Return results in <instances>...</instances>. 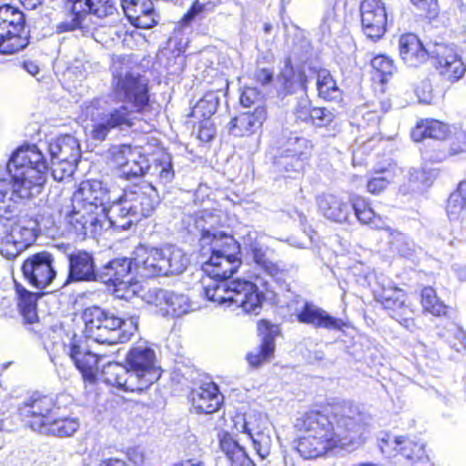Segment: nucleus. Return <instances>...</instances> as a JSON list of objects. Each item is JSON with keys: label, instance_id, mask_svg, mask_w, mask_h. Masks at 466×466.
<instances>
[{"label": "nucleus", "instance_id": "31", "mask_svg": "<svg viewBox=\"0 0 466 466\" xmlns=\"http://www.w3.org/2000/svg\"><path fill=\"white\" fill-rule=\"evenodd\" d=\"M450 133L449 126L436 119L427 118L420 120L411 130V137L420 142L424 138L445 139Z\"/></svg>", "mask_w": 466, "mask_h": 466}, {"label": "nucleus", "instance_id": "24", "mask_svg": "<svg viewBox=\"0 0 466 466\" xmlns=\"http://www.w3.org/2000/svg\"><path fill=\"white\" fill-rule=\"evenodd\" d=\"M122 8L132 25L150 28L157 23L153 3L149 0H121Z\"/></svg>", "mask_w": 466, "mask_h": 466}, {"label": "nucleus", "instance_id": "50", "mask_svg": "<svg viewBox=\"0 0 466 466\" xmlns=\"http://www.w3.org/2000/svg\"><path fill=\"white\" fill-rule=\"evenodd\" d=\"M371 66L382 75H391L394 69L393 61L382 55L375 56L371 60Z\"/></svg>", "mask_w": 466, "mask_h": 466}, {"label": "nucleus", "instance_id": "61", "mask_svg": "<svg viewBox=\"0 0 466 466\" xmlns=\"http://www.w3.org/2000/svg\"><path fill=\"white\" fill-rule=\"evenodd\" d=\"M369 126L376 127L380 122V116L373 111L368 112L363 116Z\"/></svg>", "mask_w": 466, "mask_h": 466}, {"label": "nucleus", "instance_id": "49", "mask_svg": "<svg viewBox=\"0 0 466 466\" xmlns=\"http://www.w3.org/2000/svg\"><path fill=\"white\" fill-rule=\"evenodd\" d=\"M416 96L420 103L431 104L433 100V90L428 79L420 81L415 87Z\"/></svg>", "mask_w": 466, "mask_h": 466}, {"label": "nucleus", "instance_id": "3", "mask_svg": "<svg viewBox=\"0 0 466 466\" xmlns=\"http://www.w3.org/2000/svg\"><path fill=\"white\" fill-rule=\"evenodd\" d=\"M48 166L35 145L17 149L7 163L11 180L0 178V208L3 214L15 213L18 199L38 195L46 179Z\"/></svg>", "mask_w": 466, "mask_h": 466}, {"label": "nucleus", "instance_id": "34", "mask_svg": "<svg viewBox=\"0 0 466 466\" xmlns=\"http://www.w3.org/2000/svg\"><path fill=\"white\" fill-rule=\"evenodd\" d=\"M157 305H159V299L165 301L167 306V313L171 314L174 317H180L187 313L191 305L188 298L184 294H177L167 290H158L156 295Z\"/></svg>", "mask_w": 466, "mask_h": 466}, {"label": "nucleus", "instance_id": "44", "mask_svg": "<svg viewBox=\"0 0 466 466\" xmlns=\"http://www.w3.org/2000/svg\"><path fill=\"white\" fill-rule=\"evenodd\" d=\"M466 208V200L456 192H452L447 202V215L450 220H459L462 218Z\"/></svg>", "mask_w": 466, "mask_h": 466}, {"label": "nucleus", "instance_id": "14", "mask_svg": "<svg viewBox=\"0 0 466 466\" xmlns=\"http://www.w3.org/2000/svg\"><path fill=\"white\" fill-rule=\"evenodd\" d=\"M56 405L52 398L34 395L19 409L21 416L30 427L40 433L46 432V424L54 415Z\"/></svg>", "mask_w": 466, "mask_h": 466}, {"label": "nucleus", "instance_id": "45", "mask_svg": "<svg viewBox=\"0 0 466 466\" xmlns=\"http://www.w3.org/2000/svg\"><path fill=\"white\" fill-rule=\"evenodd\" d=\"M76 163L51 158V174L55 180L63 181L70 177Z\"/></svg>", "mask_w": 466, "mask_h": 466}, {"label": "nucleus", "instance_id": "64", "mask_svg": "<svg viewBox=\"0 0 466 466\" xmlns=\"http://www.w3.org/2000/svg\"><path fill=\"white\" fill-rule=\"evenodd\" d=\"M99 466H126V463L122 460L108 459V460L102 461L100 462Z\"/></svg>", "mask_w": 466, "mask_h": 466}, {"label": "nucleus", "instance_id": "29", "mask_svg": "<svg viewBox=\"0 0 466 466\" xmlns=\"http://www.w3.org/2000/svg\"><path fill=\"white\" fill-rule=\"evenodd\" d=\"M318 206L328 219L344 222L348 219L351 205L343 198L333 194H323L318 198Z\"/></svg>", "mask_w": 466, "mask_h": 466}, {"label": "nucleus", "instance_id": "60", "mask_svg": "<svg viewBox=\"0 0 466 466\" xmlns=\"http://www.w3.org/2000/svg\"><path fill=\"white\" fill-rule=\"evenodd\" d=\"M268 275L274 277L277 276L279 272V268L278 265L270 261L269 259L265 260L263 264L260 266Z\"/></svg>", "mask_w": 466, "mask_h": 466}, {"label": "nucleus", "instance_id": "57", "mask_svg": "<svg viewBox=\"0 0 466 466\" xmlns=\"http://www.w3.org/2000/svg\"><path fill=\"white\" fill-rule=\"evenodd\" d=\"M254 78L262 85H267L272 81L273 72L266 68H258L254 73Z\"/></svg>", "mask_w": 466, "mask_h": 466}, {"label": "nucleus", "instance_id": "11", "mask_svg": "<svg viewBox=\"0 0 466 466\" xmlns=\"http://www.w3.org/2000/svg\"><path fill=\"white\" fill-rule=\"evenodd\" d=\"M72 198L77 208L86 205L89 210L96 211V214L108 220L110 195L103 182L95 179L82 181Z\"/></svg>", "mask_w": 466, "mask_h": 466}, {"label": "nucleus", "instance_id": "18", "mask_svg": "<svg viewBox=\"0 0 466 466\" xmlns=\"http://www.w3.org/2000/svg\"><path fill=\"white\" fill-rule=\"evenodd\" d=\"M230 307L241 309L246 313L258 315L262 308L263 294L251 281L237 279L232 281Z\"/></svg>", "mask_w": 466, "mask_h": 466}, {"label": "nucleus", "instance_id": "48", "mask_svg": "<svg viewBox=\"0 0 466 466\" xmlns=\"http://www.w3.org/2000/svg\"><path fill=\"white\" fill-rule=\"evenodd\" d=\"M335 117V115L330 110L325 107H315L310 111V119L316 126L325 127L330 124Z\"/></svg>", "mask_w": 466, "mask_h": 466}, {"label": "nucleus", "instance_id": "21", "mask_svg": "<svg viewBox=\"0 0 466 466\" xmlns=\"http://www.w3.org/2000/svg\"><path fill=\"white\" fill-rule=\"evenodd\" d=\"M431 56L436 62V69L451 82L461 79L466 71L465 66L451 46L440 44L434 46Z\"/></svg>", "mask_w": 466, "mask_h": 466}, {"label": "nucleus", "instance_id": "32", "mask_svg": "<svg viewBox=\"0 0 466 466\" xmlns=\"http://www.w3.org/2000/svg\"><path fill=\"white\" fill-rule=\"evenodd\" d=\"M206 298L219 305L230 307L232 281L208 277L202 280Z\"/></svg>", "mask_w": 466, "mask_h": 466}, {"label": "nucleus", "instance_id": "1", "mask_svg": "<svg viewBox=\"0 0 466 466\" xmlns=\"http://www.w3.org/2000/svg\"><path fill=\"white\" fill-rule=\"evenodd\" d=\"M304 432L298 440L297 450L305 459H315L329 451L355 448L362 442L365 432L364 414L350 402L332 404L326 413L309 411L297 423Z\"/></svg>", "mask_w": 466, "mask_h": 466}, {"label": "nucleus", "instance_id": "7", "mask_svg": "<svg viewBox=\"0 0 466 466\" xmlns=\"http://www.w3.org/2000/svg\"><path fill=\"white\" fill-rule=\"evenodd\" d=\"M200 243L202 247L210 246L211 256L202 264L208 277L227 279L240 267L239 244L232 237L203 230Z\"/></svg>", "mask_w": 466, "mask_h": 466}, {"label": "nucleus", "instance_id": "52", "mask_svg": "<svg viewBox=\"0 0 466 466\" xmlns=\"http://www.w3.org/2000/svg\"><path fill=\"white\" fill-rule=\"evenodd\" d=\"M260 97L256 89L246 88L240 96V103L245 107H249L259 101Z\"/></svg>", "mask_w": 466, "mask_h": 466}, {"label": "nucleus", "instance_id": "42", "mask_svg": "<svg viewBox=\"0 0 466 466\" xmlns=\"http://www.w3.org/2000/svg\"><path fill=\"white\" fill-rule=\"evenodd\" d=\"M220 448L232 463L246 458L245 451L229 436L221 439Z\"/></svg>", "mask_w": 466, "mask_h": 466}, {"label": "nucleus", "instance_id": "22", "mask_svg": "<svg viewBox=\"0 0 466 466\" xmlns=\"http://www.w3.org/2000/svg\"><path fill=\"white\" fill-rule=\"evenodd\" d=\"M294 315L299 322L311 325L315 328L340 330L346 326L341 319L335 318L325 309L307 301L296 309Z\"/></svg>", "mask_w": 466, "mask_h": 466}, {"label": "nucleus", "instance_id": "51", "mask_svg": "<svg viewBox=\"0 0 466 466\" xmlns=\"http://www.w3.org/2000/svg\"><path fill=\"white\" fill-rule=\"evenodd\" d=\"M388 184L389 178L387 177H375L368 181L367 188L372 194H379L387 187Z\"/></svg>", "mask_w": 466, "mask_h": 466}, {"label": "nucleus", "instance_id": "54", "mask_svg": "<svg viewBox=\"0 0 466 466\" xmlns=\"http://www.w3.org/2000/svg\"><path fill=\"white\" fill-rule=\"evenodd\" d=\"M205 10V5L201 4L198 0H197L190 10L187 11V14L183 16L182 22L184 25H189L193 19L200 15Z\"/></svg>", "mask_w": 466, "mask_h": 466}, {"label": "nucleus", "instance_id": "19", "mask_svg": "<svg viewBox=\"0 0 466 466\" xmlns=\"http://www.w3.org/2000/svg\"><path fill=\"white\" fill-rule=\"evenodd\" d=\"M361 25L364 34L371 39L380 38L387 25V13L380 0H363L360 5Z\"/></svg>", "mask_w": 466, "mask_h": 466}, {"label": "nucleus", "instance_id": "17", "mask_svg": "<svg viewBox=\"0 0 466 466\" xmlns=\"http://www.w3.org/2000/svg\"><path fill=\"white\" fill-rule=\"evenodd\" d=\"M71 21L63 24L65 30L72 31L81 26L85 16L91 13L98 17L112 15L116 7L113 0H68Z\"/></svg>", "mask_w": 466, "mask_h": 466}, {"label": "nucleus", "instance_id": "43", "mask_svg": "<svg viewBox=\"0 0 466 466\" xmlns=\"http://www.w3.org/2000/svg\"><path fill=\"white\" fill-rule=\"evenodd\" d=\"M148 168L147 161L145 157L138 152V157H133V160H129L121 176L127 179L141 177Z\"/></svg>", "mask_w": 466, "mask_h": 466}, {"label": "nucleus", "instance_id": "63", "mask_svg": "<svg viewBox=\"0 0 466 466\" xmlns=\"http://www.w3.org/2000/svg\"><path fill=\"white\" fill-rule=\"evenodd\" d=\"M466 151V136H461V145L459 147H451V155H458L461 152Z\"/></svg>", "mask_w": 466, "mask_h": 466}, {"label": "nucleus", "instance_id": "58", "mask_svg": "<svg viewBox=\"0 0 466 466\" xmlns=\"http://www.w3.org/2000/svg\"><path fill=\"white\" fill-rule=\"evenodd\" d=\"M252 254L253 260L259 266L265 262V260H268V258L266 257L265 251L263 249L262 245H258L249 250Z\"/></svg>", "mask_w": 466, "mask_h": 466}, {"label": "nucleus", "instance_id": "55", "mask_svg": "<svg viewBox=\"0 0 466 466\" xmlns=\"http://www.w3.org/2000/svg\"><path fill=\"white\" fill-rule=\"evenodd\" d=\"M241 241L243 248L248 251L260 245L258 241V233L252 230H248V232L241 237Z\"/></svg>", "mask_w": 466, "mask_h": 466}, {"label": "nucleus", "instance_id": "36", "mask_svg": "<svg viewBox=\"0 0 466 466\" xmlns=\"http://www.w3.org/2000/svg\"><path fill=\"white\" fill-rule=\"evenodd\" d=\"M79 425L77 418L57 417L54 413L46 424V432H42V434H52L61 438L70 437L76 432Z\"/></svg>", "mask_w": 466, "mask_h": 466}, {"label": "nucleus", "instance_id": "6", "mask_svg": "<svg viewBox=\"0 0 466 466\" xmlns=\"http://www.w3.org/2000/svg\"><path fill=\"white\" fill-rule=\"evenodd\" d=\"M86 336L97 343L116 344L130 339L137 329V319L116 317L100 307L86 308L82 314Z\"/></svg>", "mask_w": 466, "mask_h": 466}, {"label": "nucleus", "instance_id": "12", "mask_svg": "<svg viewBox=\"0 0 466 466\" xmlns=\"http://www.w3.org/2000/svg\"><path fill=\"white\" fill-rule=\"evenodd\" d=\"M22 271L25 279L34 287L44 289L56 276L54 257L47 251L29 256L23 263Z\"/></svg>", "mask_w": 466, "mask_h": 466}, {"label": "nucleus", "instance_id": "37", "mask_svg": "<svg viewBox=\"0 0 466 466\" xmlns=\"http://www.w3.org/2000/svg\"><path fill=\"white\" fill-rule=\"evenodd\" d=\"M317 89L319 96L326 100H335L340 96L336 81L326 69H320L317 73Z\"/></svg>", "mask_w": 466, "mask_h": 466}, {"label": "nucleus", "instance_id": "30", "mask_svg": "<svg viewBox=\"0 0 466 466\" xmlns=\"http://www.w3.org/2000/svg\"><path fill=\"white\" fill-rule=\"evenodd\" d=\"M51 158L77 163L80 147L77 139L70 135L58 137L49 145Z\"/></svg>", "mask_w": 466, "mask_h": 466}, {"label": "nucleus", "instance_id": "33", "mask_svg": "<svg viewBox=\"0 0 466 466\" xmlns=\"http://www.w3.org/2000/svg\"><path fill=\"white\" fill-rule=\"evenodd\" d=\"M351 208L354 210L358 220L361 224L369 225L371 228L377 230H384L385 228H390L382 218L377 215L373 209L365 203L360 197H353L350 199Z\"/></svg>", "mask_w": 466, "mask_h": 466}, {"label": "nucleus", "instance_id": "39", "mask_svg": "<svg viewBox=\"0 0 466 466\" xmlns=\"http://www.w3.org/2000/svg\"><path fill=\"white\" fill-rule=\"evenodd\" d=\"M390 444H394V449L399 447V451L407 459L419 460L424 454V443L414 441L404 437H394L390 441Z\"/></svg>", "mask_w": 466, "mask_h": 466}, {"label": "nucleus", "instance_id": "16", "mask_svg": "<svg viewBox=\"0 0 466 466\" xmlns=\"http://www.w3.org/2000/svg\"><path fill=\"white\" fill-rule=\"evenodd\" d=\"M262 419L257 416H238L234 420V428L238 432L245 433L251 440L254 450L261 459H266L271 450V437L267 428L262 426Z\"/></svg>", "mask_w": 466, "mask_h": 466}, {"label": "nucleus", "instance_id": "27", "mask_svg": "<svg viewBox=\"0 0 466 466\" xmlns=\"http://www.w3.org/2000/svg\"><path fill=\"white\" fill-rule=\"evenodd\" d=\"M68 281H91L98 279L93 257L88 252L76 251L68 256Z\"/></svg>", "mask_w": 466, "mask_h": 466}, {"label": "nucleus", "instance_id": "28", "mask_svg": "<svg viewBox=\"0 0 466 466\" xmlns=\"http://www.w3.org/2000/svg\"><path fill=\"white\" fill-rule=\"evenodd\" d=\"M399 49L401 59L409 66L417 67L429 57V52L413 34H406L400 37Z\"/></svg>", "mask_w": 466, "mask_h": 466}, {"label": "nucleus", "instance_id": "47", "mask_svg": "<svg viewBox=\"0 0 466 466\" xmlns=\"http://www.w3.org/2000/svg\"><path fill=\"white\" fill-rule=\"evenodd\" d=\"M280 76L285 81L287 89H292L297 86H300L303 88L305 87L306 77L304 74L300 72L295 73L293 67L289 66V62L286 64L285 68L282 70Z\"/></svg>", "mask_w": 466, "mask_h": 466}, {"label": "nucleus", "instance_id": "20", "mask_svg": "<svg viewBox=\"0 0 466 466\" xmlns=\"http://www.w3.org/2000/svg\"><path fill=\"white\" fill-rule=\"evenodd\" d=\"M66 221L78 235H96L106 225L108 226L106 218L96 214V211L89 210L87 206L77 208L73 198L72 210L67 213Z\"/></svg>", "mask_w": 466, "mask_h": 466}, {"label": "nucleus", "instance_id": "40", "mask_svg": "<svg viewBox=\"0 0 466 466\" xmlns=\"http://www.w3.org/2000/svg\"><path fill=\"white\" fill-rule=\"evenodd\" d=\"M421 305L425 311L441 316L446 313V307L437 297L436 291L431 287H426L421 291Z\"/></svg>", "mask_w": 466, "mask_h": 466}, {"label": "nucleus", "instance_id": "15", "mask_svg": "<svg viewBox=\"0 0 466 466\" xmlns=\"http://www.w3.org/2000/svg\"><path fill=\"white\" fill-rule=\"evenodd\" d=\"M62 349L74 361L84 380L93 382L97 371L98 355L84 349L76 334L66 335V339L62 342Z\"/></svg>", "mask_w": 466, "mask_h": 466}, {"label": "nucleus", "instance_id": "4", "mask_svg": "<svg viewBox=\"0 0 466 466\" xmlns=\"http://www.w3.org/2000/svg\"><path fill=\"white\" fill-rule=\"evenodd\" d=\"M127 367L110 363L104 371L106 383L125 391H142L161 377L155 351L147 345L130 349L126 357Z\"/></svg>", "mask_w": 466, "mask_h": 466}, {"label": "nucleus", "instance_id": "38", "mask_svg": "<svg viewBox=\"0 0 466 466\" xmlns=\"http://www.w3.org/2000/svg\"><path fill=\"white\" fill-rule=\"evenodd\" d=\"M388 234L389 243L393 251L398 252L401 257L410 258L414 252L413 243L402 233L390 228H385Z\"/></svg>", "mask_w": 466, "mask_h": 466}, {"label": "nucleus", "instance_id": "35", "mask_svg": "<svg viewBox=\"0 0 466 466\" xmlns=\"http://www.w3.org/2000/svg\"><path fill=\"white\" fill-rule=\"evenodd\" d=\"M15 290L19 296L18 308L24 319L28 323L36 322L38 319L36 310L37 294L27 291L19 284H15Z\"/></svg>", "mask_w": 466, "mask_h": 466}, {"label": "nucleus", "instance_id": "25", "mask_svg": "<svg viewBox=\"0 0 466 466\" xmlns=\"http://www.w3.org/2000/svg\"><path fill=\"white\" fill-rule=\"evenodd\" d=\"M223 397L213 382L202 384L193 390L190 394V401L197 413H213L219 409Z\"/></svg>", "mask_w": 466, "mask_h": 466}, {"label": "nucleus", "instance_id": "23", "mask_svg": "<svg viewBox=\"0 0 466 466\" xmlns=\"http://www.w3.org/2000/svg\"><path fill=\"white\" fill-rule=\"evenodd\" d=\"M258 330L259 335L263 336L262 344L247 355V360L252 367H258L271 358L275 350V337L280 332L278 325L265 319L258 323Z\"/></svg>", "mask_w": 466, "mask_h": 466}, {"label": "nucleus", "instance_id": "53", "mask_svg": "<svg viewBox=\"0 0 466 466\" xmlns=\"http://www.w3.org/2000/svg\"><path fill=\"white\" fill-rule=\"evenodd\" d=\"M158 177L163 184H167L173 179L174 171L170 161H163L159 164Z\"/></svg>", "mask_w": 466, "mask_h": 466}, {"label": "nucleus", "instance_id": "41", "mask_svg": "<svg viewBox=\"0 0 466 466\" xmlns=\"http://www.w3.org/2000/svg\"><path fill=\"white\" fill-rule=\"evenodd\" d=\"M133 157H138V151L133 150L130 146L123 145L112 152L111 163L122 173L128 161L133 160Z\"/></svg>", "mask_w": 466, "mask_h": 466}, {"label": "nucleus", "instance_id": "56", "mask_svg": "<svg viewBox=\"0 0 466 466\" xmlns=\"http://www.w3.org/2000/svg\"><path fill=\"white\" fill-rule=\"evenodd\" d=\"M310 111L311 109L308 99L303 98L298 103L296 107V115L299 119L305 121L309 118Z\"/></svg>", "mask_w": 466, "mask_h": 466}, {"label": "nucleus", "instance_id": "8", "mask_svg": "<svg viewBox=\"0 0 466 466\" xmlns=\"http://www.w3.org/2000/svg\"><path fill=\"white\" fill-rule=\"evenodd\" d=\"M134 254L137 270L147 278L180 274L189 263L186 253L173 245L162 248L139 246Z\"/></svg>", "mask_w": 466, "mask_h": 466}, {"label": "nucleus", "instance_id": "46", "mask_svg": "<svg viewBox=\"0 0 466 466\" xmlns=\"http://www.w3.org/2000/svg\"><path fill=\"white\" fill-rule=\"evenodd\" d=\"M218 107V99L213 95H208L198 101L193 110V115L200 114L207 118L212 116Z\"/></svg>", "mask_w": 466, "mask_h": 466}, {"label": "nucleus", "instance_id": "2", "mask_svg": "<svg viewBox=\"0 0 466 466\" xmlns=\"http://www.w3.org/2000/svg\"><path fill=\"white\" fill-rule=\"evenodd\" d=\"M112 87L116 95L125 98L126 102L116 106L107 102L103 106L97 102V106L90 107V136L96 141L105 140L114 128L132 127L137 115L148 102L147 81L127 67H115Z\"/></svg>", "mask_w": 466, "mask_h": 466}, {"label": "nucleus", "instance_id": "59", "mask_svg": "<svg viewBox=\"0 0 466 466\" xmlns=\"http://www.w3.org/2000/svg\"><path fill=\"white\" fill-rule=\"evenodd\" d=\"M427 180L428 179L426 178L423 171H415L410 175V182L414 184V187L417 189H422L424 187H420V185H417L418 183L423 182L424 184L425 182H427Z\"/></svg>", "mask_w": 466, "mask_h": 466}, {"label": "nucleus", "instance_id": "10", "mask_svg": "<svg viewBox=\"0 0 466 466\" xmlns=\"http://www.w3.org/2000/svg\"><path fill=\"white\" fill-rule=\"evenodd\" d=\"M102 282L115 287V295L119 299H129L137 290V282L134 281L132 259L118 258L104 265L97 272Z\"/></svg>", "mask_w": 466, "mask_h": 466}, {"label": "nucleus", "instance_id": "9", "mask_svg": "<svg viewBox=\"0 0 466 466\" xmlns=\"http://www.w3.org/2000/svg\"><path fill=\"white\" fill-rule=\"evenodd\" d=\"M24 14L11 5L0 7V53L14 54L25 48L29 41L23 35Z\"/></svg>", "mask_w": 466, "mask_h": 466}, {"label": "nucleus", "instance_id": "5", "mask_svg": "<svg viewBox=\"0 0 466 466\" xmlns=\"http://www.w3.org/2000/svg\"><path fill=\"white\" fill-rule=\"evenodd\" d=\"M158 202V194L151 184L135 185L110 207L108 227L127 229L132 224L150 216Z\"/></svg>", "mask_w": 466, "mask_h": 466}, {"label": "nucleus", "instance_id": "62", "mask_svg": "<svg viewBox=\"0 0 466 466\" xmlns=\"http://www.w3.org/2000/svg\"><path fill=\"white\" fill-rule=\"evenodd\" d=\"M25 8L34 10L42 5L43 0H18Z\"/></svg>", "mask_w": 466, "mask_h": 466}, {"label": "nucleus", "instance_id": "26", "mask_svg": "<svg viewBox=\"0 0 466 466\" xmlns=\"http://www.w3.org/2000/svg\"><path fill=\"white\" fill-rule=\"evenodd\" d=\"M267 117L263 106H257L253 112L241 113L229 123V132L235 137H245L259 129Z\"/></svg>", "mask_w": 466, "mask_h": 466}, {"label": "nucleus", "instance_id": "13", "mask_svg": "<svg viewBox=\"0 0 466 466\" xmlns=\"http://www.w3.org/2000/svg\"><path fill=\"white\" fill-rule=\"evenodd\" d=\"M377 301L387 309L391 318L395 319L401 326L409 330L416 327L413 319L414 312L406 303V293L398 288H384L377 295Z\"/></svg>", "mask_w": 466, "mask_h": 466}]
</instances>
